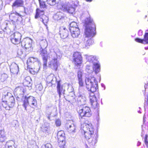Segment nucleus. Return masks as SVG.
<instances>
[{
    "label": "nucleus",
    "instance_id": "obj_1",
    "mask_svg": "<svg viewBox=\"0 0 148 148\" xmlns=\"http://www.w3.org/2000/svg\"><path fill=\"white\" fill-rule=\"evenodd\" d=\"M84 25L85 37L83 38L79 44L82 48L87 49L93 44V41L91 38L94 36L96 33L95 25L90 15L85 19Z\"/></svg>",
    "mask_w": 148,
    "mask_h": 148
},
{
    "label": "nucleus",
    "instance_id": "obj_11",
    "mask_svg": "<svg viewBox=\"0 0 148 148\" xmlns=\"http://www.w3.org/2000/svg\"><path fill=\"white\" fill-rule=\"evenodd\" d=\"M25 91L23 88L22 86H18L16 88L14 91V95L17 97L18 99H21L23 100V98H24L23 94Z\"/></svg>",
    "mask_w": 148,
    "mask_h": 148
},
{
    "label": "nucleus",
    "instance_id": "obj_29",
    "mask_svg": "<svg viewBox=\"0 0 148 148\" xmlns=\"http://www.w3.org/2000/svg\"><path fill=\"white\" fill-rule=\"evenodd\" d=\"M41 128L43 131L48 133L49 131V125L47 123H45L42 126Z\"/></svg>",
    "mask_w": 148,
    "mask_h": 148
},
{
    "label": "nucleus",
    "instance_id": "obj_40",
    "mask_svg": "<svg viewBox=\"0 0 148 148\" xmlns=\"http://www.w3.org/2000/svg\"><path fill=\"white\" fill-rule=\"evenodd\" d=\"M42 147L43 148H52L51 145L49 143H47L42 146Z\"/></svg>",
    "mask_w": 148,
    "mask_h": 148
},
{
    "label": "nucleus",
    "instance_id": "obj_8",
    "mask_svg": "<svg viewBox=\"0 0 148 148\" xmlns=\"http://www.w3.org/2000/svg\"><path fill=\"white\" fill-rule=\"evenodd\" d=\"M21 34L18 32H16L11 35L10 40L14 44H19L21 42Z\"/></svg>",
    "mask_w": 148,
    "mask_h": 148
},
{
    "label": "nucleus",
    "instance_id": "obj_37",
    "mask_svg": "<svg viewBox=\"0 0 148 148\" xmlns=\"http://www.w3.org/2000/svg\"><path fill=\"white\" fill-rule=\"evenodd\" d=\"M8 75L5 73H4L2 75L1 79L3 82L6 80L8 77Z\"/></svg>",
    "mask_w": 148,
    "mask_h": 148
},
{
    "label": "nucleus",
    "instance_id": "obj_25",
    "mask_svg": "<svg viewBox=\"0 0 148 148\" xmlns=\"http://www.w3.org/2000/svg\"><path fill=\"white\" fill-rule=\"evenodd\" d=\"M31 81V79L29 77H26L23 83V85L25 86L29 87L31 86V84L30 81Z\"/></svg>",
    "mask_w": 148,
    "mask_h": 148
},
{
    "label": "nucleus",
    "instance_id": "obj_6",
    "mask_svg": "<svg viewBox=\"0 0 148 148\" xmlns=\"http://www.w3.org/2000/svg\"><path fill=\"white\" fill-rule=\"evenodd\" d=\"M22 106L26 110L27 106H29L31 107L34 108L37 105V101L35 98L32 96L27 97L26 96L23 98Z\"/></svg>",
    "mask_w": 148,
    "mask_h": 148
},
{
    "label": "nucleus",
    "instance_id": "obj_54",
    "mask_svg": "<svg viewBox=\"0 0 148 148\" xmlns=\"http://www.w3.org/2000/svg\"><path fill=\"white\" fill-rule=\"evenodd\" d=\"M101 86L102 87H104V89H105V85L103 84H101Z\"/></svg>",
    "mask_w": 148,
    "mask_h": 148
},
{
    "label": "nucleus",
    "instance_id": "obj_49",
    "mask_svg": "<svg viewBox=\"0 0 148 148\" xmlns=\"http://www.w3.org/2000/svg\"><path fill=\"white\" fill-rule=\"evenodd\" d=\"M142 31L141 30H139L138 32V35L140 36H141L142 35Z\"/></svg>",
    "mask_w": 148,
    "mask_h": 148
},
{
    "label": "nucleus",
    "instance_id": "obj_22",
    "mask_svg": "<svg viewBox=\"0 0 148 148\" xmlns=\"http://www.w3.org/2000/svg\"><path fill=\"white\" fill-rule=\"evenodd\" d=\"M77 101L80 102L82 104L85 103L86 101V98L85 95L83 93H79L77 95Z\"/></svg>",
    "mask_w": 148,
    "mask_h": 148
},
{
    "label": "nucleus",
    "instance_id": "obj_16",
    "mask_svg": "<svg viewBox=\"0 0 148 148\" xmlns=\"http://www.w3.org/2000/svg\"><path fill=\"white\" fill-rule=\"evenodd\" d=\"M24 1L23 0H15L12 5L13 10H15L19 7L23 6Z\"/></svg>",
    "mask_w": 148,
    "mask_h": 148
},
{
    "label": "nucleus",
    "instance_id": "obj_56",
    "mask_svg": "<svg viewBox=\"0 0 148 148\" xmlns=\"http://www.w3.org/2000/svg\"><path fill=\"white\" fill-rule=\"evenodd\" d=\"M59 145V146L60 147V148H65V147H64V145L61 146V145Z\"/></svg>",
    "mask_w": 148,
    "mask_h": 148
},
{
    "label": "nucleus",
    "instance_id": "obj_9",
    "mask_svg": "<svg viewBox=\"0 0 148 148\" xmlns=\"http://www.w3.org/2000/svg\"><path fill=\"white\" fill-rule=\"evenodd\" d=\"M61 9L64 11H66L71 14H72L75 10L74 8L73 7L72 5L69 2H66L62 4Z\"/></svg>",
    "mask_w": 148,
    "mask_h": 148
},
{
    "label": "nucleus",
    "instance_id": "obj_3",
    "mask_svg": "<svg viewBox=\"0 0 148 148\" xmlns=\"http://www.w3.org/2000/svg\"><path fill=\"white\" fill-rule=\"evenodd\" d=\"M85 125V128H86L84 131L85 137L90 145H95L97 142V134H94L95 130L90 123L88 122Z\"/></svg>",
    "mask_w": 148,
    "mask_h": 148
},
{
    "label": "nucleus",
    "instance_id": "obj_31",
    "mask_svg": "<svg viewBox=\"0 0 148 148\" xmlns=\"http://www.w3.org/2000/svg\"><path fill=\"white\" fill-rule=\"evenodd\" d=\"M6 139L4 131L0 130V141L1 142H4Z\"/></svg>",
    "mask_w": 148,
    "mask_h": 148
},
{
    "label": "nucleus",
    "instance_id": "obj_48",
    "mask_svg": "<svg viewBox=\"0 0 148 148\" xmlns=\"http://www.w3.org/2000/svg\"><path fill=\"white\" fill-rule=\"evenodd\" d=\"M90 67L89 66H87L86 67V70L88 73H90L91 72V71H90Z\"/></svg>",
    "mask_w": 148,
    "mask_h": 148
},
{
    "label": "nucleus",
    "instance_id": "obj_32",
    "mask_svg": "<svg viewBox=\"0 0 148 148\" xmlns=\"http://www.w3.org/2000/svg\"><path fill=\"white\" fill-rule=\"evenodd\" d=\"M85 56L86 59L90 62H93V61L96 59V57L94 56L86 54Z\"/></svg>",
    "mask_w": 148,
    "mask_h": 148
},
{
    "label": "nucleus",
    "instance_id": "obj_51",
    "mask_svg": "<svg viewBox=\"0 0 148 148\" xmlns=\"http://www.w3.org/2000/svg\"><path fill=\"white\" fill-rule=\"evenodd\" d=\"M145 144L147 146V145H148V142L147 141V140H146V138H145Z\"/></svg>",
    "mask_w": 148,
    "mask_h": 148
},
{
    "label": "nucleus",
    "instance_id": "obj_60",
    "mask_svg": "<svg viewBox=\"0 0 148 148\" xmlns=\"http://www.w3.org/2000/svg\"><path fill=\"white\" fill-rule=\"evenodd\" d=\"M138 112L139 113H141V112H140V111H138Z\"/></svg>",
    "mask_w": 148,
    "mask_h": 148
},
{
    "label": "nucleus",
    "instance_id": "obj_2",
    "mask_svg": "<svg viewBox=\"0 0 148 148\" xmlns=\"http://www.w3.org/2000/svg\"><path fill=\"white\" fill-rule=\"evenodd\" d=\"M86 87L88 91L91 92L90 94V99L91 106L92 108L95 109L98 106L96 96L99 97V93L96 92L98 89L97 81L93 76L86 77L85 79Z\"/></svg>",
    "mask_w": 148,
    "mask_h": 148
},
{
    "label": "nucleus",
    "instance_id": "obj_43",
    "mask_svg": "<svg viewBox=\"0 0 148 148\" xmlns=\"http://www.w3.org/2000/svg\"><path fill=\"white\" fill-rule=\"evenodd\" d=\"M37 90L39 91H41L43 88L42 85L40 84H39L36 86Z\"/></svg>",
    "mask_w": 148,
    "mask_h": 148
},
{
    "label": "nucleus",
    "instance_id": "obj_4",
    "mask_svg": "<svg viewBox=\"0 0 148 148\" xmlns=\"http://www.w3.org/2000/svg\"><path fill=\"white\" fill-rule=\"evenodd\" d=\"M3 98L7 99V101H3L2 105L6 110H9L10 108H12L15 104L14 97L10 92H5L3 95L2 99Z\"/></svg>",
    "mask_w": 148,
    "mask_h": 148
},
{
    "label": "nucleus",
    "instance_id": "obj_33",
    "mask_svg": "<svg viewBox=\"0 0 148 148\" xmlns=\"http://www.w3.org/2000/svg\"><path fill=\"white\" fill-rule=\"evenodd\" d=\"M77 31H75L74 32H71V35L72 36L73 38H77L79 36V35H80V32L79 30H78L77 29Z\"/></svg>",
    "mask_w": 148,
    "mask_h": 148
},
{
    "label": "nucleus",
    "instance_id": "obj_39",
    "mask_svg": "<svg viewBox=\"0 0 148 148\" xmlns=\"http://www.w3.org/2000/svg\"><path fill=\"white\" fill-rule=\"evenodd\" d=\"M78 27V26L77 23L75 22H71L70 24L69 28L71 27L75 28Z\"/></svg>",
    "mask_w": 148,
    "mask_h": 148
},
{
    "label": "nucleus",
    "instance_id": "obj_21",
    "mask_svg": "<svg viewBox=\"0 0 148 148\" xmlns=\"http://www.w3.org/2000/svg\"><path fill=\"white\" fill-rule=\"evenodd\" d=\"M135 40L137 42L143 44H148V33H145L143 39L136 38L135 39Z\"/></svg>",
    "mask_w": 148,
    "mask_h": 148
},
{
    "label": "nucleus",
    "instance_id": "obj_46",
    "mask_svg": "<svg viewBox=\"0 0 148 148\" xmlns=\"http://www.w3.org/2000/svg\"><path fill=\"white\" fill-rule=\"evenodd\" d=\"M40 6L41 8H44L46 7V5L44 2H42L40 3Z\"/></svg>",
    "mask_w": 148,
    "mask_h": 148
},
{
    "label": "nucleus",
    "instance_id": "obj_38",
    "mask_svg": "<svg viewBox=\"0 0 148 148\" xmlns=\"http://www.w3.org/2000/svg\"><path fill=\"white\" fill-rule=\"evenodd\" d=\"M47 45V43L46 41L42 42H41V45H40V46L41 47V48L42 47V49L43 48L46 49Z\"/></svg>",
    "mask_w": 148,
    "mask_h": 148
},
{
    "label": "nucleus",
    "instance_id": "obj_17",
    "mask_svg": "<svg viewBox=\"0 0 148 148\" xmlns=\"http://www.w3.org/2000/svg\"><path fill=\"white\" fill-rule=\"evenodd\" d=\"M67 127L68 132L71 134H73L76 132V126L73 123L67 125Z\"/></svg>",
    "mask_w": 148,
    "mask_h": 148
},
{
    "label": "nucleus",
    "instance_id": "obj_13",
    "mask_svg": "<svg viewBox=\"0 0 148 148\" xmlns=\"http://www.w3.org/2000/svg\"><path fill=\"white\" fill-rule=\"evenodd\" d=\"M40 54L42 58L43 62V67L46 68L47 67V59L48 57L47 51L46 49H43L41 47L40 49Z\"/></svg>",
    "mask_w": 148,
    "mask_h": 148
},
{
    "label": "nucleus",
    "instance_id": "obj_26",
    "mask_svg": "<svg viewBox=\"0 0 148 148\" xmlns=\"http://www.w3.org/2000/svg\"><path fill=\"white\" fill-rule=\"evenodd\" d=\"M44 12L43 10H41L38 9H37L36 14L35 16V18H37L40 17V18L41 17H43V16L44 15Z\"/></svg>",
    "mask_w": 148,
    "mask_h": 148
},
{
    "label": "nucleus",
    "instance_id": "obj_20",
    "mask_svg": "<svg viewBox=\"0 0 148 148\" xmlns=\"http://www.w3.org/2000/svg\"><path fill=\"white\" fill-rule=\"evenodd\" d=\"M60 32L61 37L62 38H65L68 36L69 32L65 28L63 27H60Z\"/></svg>",
    "mask_w": 148,
    "mask_h": 148
},
{
    "label": "nucleus",
    "instance_id": "obj_5",
    "mask_svg": "<svg viewBox=\"0 0 148 148\" xmlns=\"http://www.w3.org/2000/svg\"><path fill=\"white\" fill-rule=\"evenodd\" d=\"M62 54L60 50L58 49L56 52H54L51 53V58L52 60L48 63L49 66L52 69L56 71L58 66V63L57 58H60Z\"/></svg>",
    "mask_w": 148,
    "mask_h": 148
},
{
    "label": "nucleus",
    "instance_id": "obj_45",
    "mask_svg": "<svg viewBox=\"0 0 148 148\" xmlns=\"http://www.w3.org/2000/svg\"><path fill=\"white\" fill-rule=\"evenodd\" d=\"M79 86H83V82L82 81V78L78 79Z\"/></svg>",
    "mask_w": 148,
    "mask_h": 148
},
{
    "label": "nucleus",
    "instance_id": "obj_53",
    "mask_svg": "<svg viewBox=\"0 0 148 148\" xmlns=\"http://www.w3.org/2000/svg\"><path fill=\"white\" fill-rule=\"evenodd\" d=\"M2 4V0H0V8H1V6Z\"/></svg>",
    "mask_w": 148,
    "mask_h": 148
},
{
    "label": "nucleus",
    "instance_id": "obj_18",
    "mask_svg": "<svg viewBox=\"0 0 148 148\" xmlns=\"http://www.w3.org/2000/svg\"><path fill=\"white\" fill-rule=\"evenodd\" d=\"M35 66L30 69L29 71L30 72L33 74H35L39 71L40 68V61H37L35 63Z\"/></svg>",
    "mask_w": 148,
    "mask_h": 148
},
{
    "label": "nucleus",
    "instance_id": "obj_34",
    "mask_svg": "<svg viewBox=\"0 0 148 148\" xmlns=\"http://www.w3.org/2000/svg\"><path fill=\"white\" fill-rule=\"evenodd\" d=\"M37 61H38L37 58L32 57L29 58L27 60V62L28 63L29 62L34 63L35 62V63Z\"/></svg>",
    "mask_w": 148,
    "mask_h": 148
},
{
    "label": "nucleus",
    "instance_id": "obj_15",
    "mask_svg": "<svg viewBox=\"0 0 148 148\" xmlns=\"http://www.w3.org/2000/svg\"><path fill=\"white\" fill-rule=\"evenodd\" d=\"M58 141L60 145H65V134L63 131L58 132L57 134Z\"/></svg>",
    "mask_w": 148,
    "mask_h": 148
},
{
    "label": "nucleus",
    "instance_id": "obj_19",
    "mask_svg": "<svg viewBox=\"0 0 148 148\" xmlns=\"http://www.w3.org/2000/svg\"><path fill=\"white\" fill-rule=\"evenodd\" d=\"M10 71L11 73L17 74L19 71L18 66L15 63H13L10 67Z\"/></svg>",
    "mask_w": 148,
    "mask_h": 148
},
{
    "label": "nucleus",
    "instance_id": "obj_12",
    "mask_svg": "<svg viewBox=\"0 0 148 148\" xmlns=\"http://www.w3.org/2000/svg\"><path fill=\"white\" fill-rule=\"evenodd\" d=\"M73 59L75 64L78 66H80L82 62L81 53L78 52H75L73 55Z\"/></svg>",
    "mask_w": 148,
    "mask_h": 148
},
{
    "label": "nucleus",
    "instance_id": "obj_36",
    "mask_svg": "<svg viewBox=\"0 0 148 148\" xmlns=\"http://www.w3.org/2000/svg\"><path fill=\"white\" fill-rule=\"evenodd\" d=\"M43 17H41L42 21L44 24L45 26H47V24L48 21V17L45 15H43Z\"/></svg>",
    "mask_w": 148,
    "mask_h": 148
},
{
    "label": "nucleus",
    "instance_id": "obj_47",
    "mask_svg": "<svg viewBox=\"0 0 148 148\" xmlns=\"http://www.w3.org/2000/svg\"><path fill=\"white\" fill-rule=\"evenodd\" d=\"M5 60L3 59H0V65H1V64L5 62Z\"/></svg>",
    "mask_w": 148,
    "mask_h": 148
},
{
    "label": "nucleus",
    "instance_id": "obj_58",
    "mask_svg": "<svg viewBox=\"0 0 148 148\" xmlns=\"http://www.w3.org/2000/svg\"><path fill=\"white\" fill-rule=\"evenodd\" d=\"M86 1L88 2H91L92 0H86Z\"/></svg>",
    "mask_w": 148,
    "mask_h": 148
},
{
    "label": "nucleus",
    "instance_id": "obj_44",
    "mask_svg": "<svg viewBox=\"0 0 148 148\" xmlns=\"http://www.w3.org/2000/svg\"><path fill=\"white\" fill-rule=\"evenodd\" d=\"M56 125V126H60L61 125V121L59 119H57L55 121Z\"/></svg>",
    "mask_w": 148,
    "mask_h": 148
},
{
    "label": "nucleus",
    "instance_id": "obj_41",
    "mask_svg": "<svg viewBox=\"0 0 148 148\" xmlns=\"http://www.w3.org/2000/svg\"><path fill=\"white\" fill-rule=\"evenodd\" d=\"M69 29L71 32L75 31L76 32V31H77V29H78V30H79L78 27L75 28L71 27L69 28Z\"/></svg>",
    "mask_w": 148,
    "mask_h": 148
},
{
    "label": "nucleus",
    "instance_id": "obj_52",
    "mask_svg": "<svg viewBox=\"0 0 148 148\" xmlns=\"http://www.w3.org/2000/svg\"><path fill=\"white\" fill-rule=\"evenodd\" d=\"M145 107L146 106V105H147L148 104V103H147V101H145Z\"/></svg>",
    "mask_w": 148,
    "mask_h": 148
},
{
    "label": "nucleus",
    "instance_id": "obj_24",
    "mask_svg": "<svg viewBox=\"0 0 148 148\" xmlns=\"http://www.w3.org/2000/svg\"><path fill=\"white\" fill-rule=\"evenodd\" d=\"M57 92L60 97L62 94H63L65 90L63 89L62 86L60 85L59 82H57Z\"/></svg>",
    "mask_w": 148,
    "mask_h": 148
},
{
    "label": "nucleus",
    "instance_id": "obj_30",
    "mask_svg": "<svg viewBox=\"0 0 148 148\" xmlns=\"http://www.w3.org/2000/svg\"><path fill=\"white\" fill-rule=\"evenodd\" d=\"M56 20H59L64 17V14L61 12H59L57 13L53 16Z\"/></svg>",
    "mask_w": 148,
    "mask_h": 148
},
{
    "label": "nucleus",
    "instance_id": "obj_14",
    "mask_svg": "<svg viewBox=\"0 0 148 148\" xmlns=\"http://www.w3.org/2000/svg\"><path fill=\"white\" fill-rule=\"evenodd\" d=\"M32 40L29 38H24L21 42V46L25 47L26 49H30L32 50Z\"/></svg>",
    "mask_w": 148,
    "mask_h": 148
},
{
    "label": "nucleus",
    "instance_id": "obj_55",
    "mask_svg": "<svg viewBox=\"0 0 148 148\" xmlns=\"http://www.w3.org/2000/svg\"><path fill=\"white\" fill-rule=\"evenodd\" d=\"M140 145V143L138 142V143H137V145L138 146H139Z\"/></svg>",
    "mask_w": 148,
    "mask_h": 148
},
{
    "label": "nucleus",
    "instance_id": "obj_23",
    "mask_svg": "<svg viewBox=\"0 0 148 148\" xmlns=\"http://www.w3.org/2000/svg\"><path fill=\"white\" fill-rule=\"evenodd\" d=\"M46 80L48 83H51L52 84H54L56 81V78L54 77V75L53 74L48 76Z\"/></svg>",
    "mask_w": 148,
    "mask_h": 148
},
{
    "label": "nucleus",
    "instance_id": "obj_7",
    "mask_svg": "<svg viewBox=\"0 0 148 148\" xmlns=\"http://www.w3.org/2000/svg\"><path fill=\"white\" fill-rule=\"evenodd\" d=\"M78 112L81 117H90L92 112L89 107L86 106H80L79 108Z\"/></svg>",
    "mask_w": 148,
    "mask_h": 148
},
{
    "label": "nucleus",
    "instance_id": "obj_42",
    "mask_svg": "<svg viewBox=\"0 0 148 148\" xmlns=\"http://www.w3.org/2000/svg\"><path fill=\"white\" fill-rule=\"evenodd\" d=\"M82 73L81 71H79L77 72V77L78 79H82Z\"/></svg>",
    "mask_w": 148,
    "mask_h": 148
},
{
    "label": "nucleus",
    "instance_id": "obj_57",
    "mask_svg": "<svg viewBox=\"0 0 148 148\" xmlns=\"http://www.w3.org/2000/svg\"><path fill=\"white\" fill-rule=\"evenodd\" d=\"M47 118L48 119L50 120V118L49 115H48V116H47Z\"/></svg>",
    "mask_w": 148,
    "mask_h": 148
},
{
    "label": "nucleus",
    "instance_id": "obj_35",
    "mask_svg": "<svg viewBox=\"0 0 148 148\" xmlns=\"http://www.w3.org/2000/svg\"><path fill=\"white\" fill-rule=\"evenodd\" d=\"M60 1V0H47V1L48 3L50 5H55L57 2H58Z\"/></svg>",
    "mask_w": 148,
    "mask_h": 148
},
{
    "label": "nucleus",
    "instance_id": "obj_28",
    "mask_svg": "<svg viewBox=\"0 0 148 148\" xmlns=\"http://www.w3.org/2000/svg\"><path fill=\"white\" fill-rule=\"evenodd\" d=\"M14 142L12 140H9L6 142L5 147L7 148H16L14 145Z\"/></svg>",
    "mask_w": 148,
    "mask_h": 148
},
{
    "label": "nucleus",
    "instance_id": "obj_27",
    "mask_svg": "<svg viewBox=\"0 0 148 148\" xmlns=\"http://www.w3.org/2000/svg\"><path fill=\"white\" fill-rule=\"evenodd\" d=\"M93 69L95 73H98L100 71V64L97 63H94Z\"/></svg>",
    "mask_w": 148,
    "mask_h": 148
},
{
    "label": "nucleus",
    "instance_id": "obj_59",
    "mask_svg": "<svg viewBox=\"0 0 148 148\" xmlns=\"http://www.w3.org/2000/svg\"><path fill=\"white\" fill-rule=\"evenodd\" d=\"M145 49L146 50H147L148 49V47H145Z\"/></svg>",
    "mask_w": 148,
    "mask_h": 148
},
{
    "label": "nucleus",
    "instance_id": "obj_50",
    "mask_svg": "<svg viewBox=\"0 0 148 148\" xmlns=\"http://www.w3.org/2000/svg\"><path fill=\"white\" fill-rule=\"evenodd\" d=\"M145 118H146L145 115V114H144V116H143V121L144 122H145Z\"/></svg>",
    "mask_w": 148,
    "mask_h": 148
},
{
    "label": "nucleus",
    "instance_id": "obj_10",
    "mask_svg": "<svg viewBox=\"0 0 148 148\" xmlns=\"http://www.w3.org/2000/svg\"><path fill=\"white\" fill-rule=\"evenodd\" d=\"M10 19L17 24L20 23L22 20V16L15 12V13H11L9 16Z\"/></svg>",
    "mask_w": 148,
    "mask_h": 148
}]
</instances>
